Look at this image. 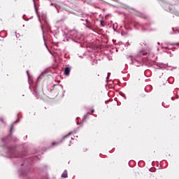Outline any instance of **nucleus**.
Here are the masks:
<instances>
[{
    "label": "nucleus",
    "mask_w": 179,
    "mask_h": 179,
    "mask_svg": "<svg viewBox=\"0 0 179 179\" xmlns=\"http://www.w3.org/2000/svg\"><path fill=\"white\" fill-rule=\"evenodd\" d=\"M157 68H156V69H162V66H163V63H158L157 64Z\"/></svg>",
    "instance_id": "2eb2a0df"
},
{
    "label": "nucleus",
    "mask_w": 179,
    "mask_h": 179,
    "mask_svg": "<svg viewBox=\"0 0 179 179\" xmlns=\"http://www.w3.org/2000/svg\"><path fill=\"white\" fill-rule=\"evenodd\" d=\"M34 2V6L35 9V12L38 17V20L41 23V28L44 34V27L47 29V30H50V24H48V20H47V17H41L40 15V13H38V8H37V6L36 5V1L33 0Z\"/></svg>",
    "instance_id": "7ed1b4c3"
},
{
    "label": "nucleus",
    "mask_w": 179,
    "mask_h": 179,
    "mask_svg": "<svg viewBox=\"0 0 179 179\" xmlns=\"http://www.w3.org/2000/svg\"><path fill=\"white\" fill-rule=\"evenodd\" d=\"M76 124H77V125H79V122L78 121Z\"/></svg>",
    "instance_id": "2f4dec72"
},
{
    "label": "nucleus",
    "mask_w": 179,
    "mask_h": 179,
    "mask_svg": "<svg viewBox=\"0 0 179 179\" xmlns=\"http://www.w3.org/2000/svg\"><path fill=\"white\" fill-rule=\"evenodd\" d=\"M27 73L28 78H30V76L29 75V71H27Z\"/></svg>",
    "instance_id": "4be33fe9"
},
{
    "label": "nucleus",
    "mask_w": 179,
    "mask_h": 179,
    "mask_svg": "<svg viewBox=\"0 0 179 179\" xmlns=\"http://www.w3.org/2000/svg\"><path fill=\"white\" fill-rule=\"evenodd\" d=\"M8 138H2L0 142L1 143V146L3 148V152L6 153V156L9 157L10 159H17V162H15V164L17 166H25L26 169H21L18 170V174L20 176H27L29 174V166H31L36 160H37L36 157H31L29 158H25L22 157L19 152L16 150V148L14 147H10L9 145H7Z\"/></svg>",
    "instance_id": "f257e3e1"
},
{
    "label": "nucleus",
    "mask_w": 179,
    "mask_h": 179,
    "mask_svg": "<svg viewBox=\"0 0 179 179\" xmlns=\"http://www.w3.org/2000/svg\"><path fill=\"white\" fill-rule=\"evenodd\" d=\"M19 122V118L15 120L12 124H11V127H10V135H9V137L13 138H12V131H13V127H15V124Z\"/></svg>",
    "instance_id": "1a4fd4ad"
},
{
    "label": "nucleus",
    "mask_w": 179,
    "mask_h": 179,
    "mask_svg": "<svg viewBox=\"0 0 179 179\" xmlns=\"http://www.w3.org/2000/svg\"><path fill=\"white\" fill-rule=\"evenodd\" d=\"M176 99H178V95H177V97H176Z\"/></svg>",
    "instance_id": "a19ab883"
},
{
    "label": "nucleus",
    "mask_w": 179,
    "mask_h": 179,
    "mask_svg": "<svg viewBox=\"0 0 179 179\" xmlns=\"http://www.w3.org/2000/svg\"><path fill=\"white\" fill-rule=\"evenodd\" d=\"M80 57V58H82V56H79Z\"/></svg>",
    "instance_id": "a18cd8bd"
},
{
    "label": "nucleus",
    "mask_w": 179,
    "mask_h": 179,
    "mask_svg": "<svg viewBox=\"0 0 179 179\" xmlns=\"http://www.w3.org/2000/svg\"><path fill=\"white\" fill-rule=\"evenodd\" d=\"M0 122H1V124H6V122H5V121H3V118L0 117Z\"/></svg>",
    "instance_id": "a211bd4d"
},
{
    "label": "nucleus",
    "mask_w": 179,
    "mask_h": 179,
    "mask_svg": "<svg viewBox=\"0 0 179 179\" xmlns=\"http://www.w3.org/2000/svg\"><path fill=\"white\" fill-rule=\"evenodd\" d=\"M63 36L64 37H70L73 41H75V43H79L78 40H80V37H82V35H80L76 30H72L69 34L64 32Z\"/></svg>",
    "instance_id": "39448f33"
},
{
    "label": "nucleus",
    "mask_w": 179,
    "mask_h": 179,
    "mask_svg": "<svg viewBox=\"0 0 179 179\" xmlns=\"http://www.w3.org/2000/svg\"><path fill=\"white\" fill-rule=\"evenodd\" d=\"M70 143H72V141H70Z\"/></svg>",
    "instance_id": "de8ad7c7"
},
{
    "label": "nucleus",
    "mask_w": 179,
    "mask_h": 179,
    "mask_svg": "<svg viewBox=\"0 0 179 179\" xmlns=\"http://www.w3.org/2000/svg\"><path fill=\"white\" fill-rule=\"evenodd\" d=\"M160 4L165 10H166L167 12H170L171 13H173V6H170V4H169V3H167L165 1H161Z\"/></svg>",
    "instance_id": "423d86ee"
},
{
    "label": "nucleus",
    "mask_w": 179,
    "mask_h": 179,
    "mask_svg": "<svg viewBox=\"0 0 179 179\" xmlns=\"http://www.w3.org/2000/svg\"><path fill=\"white\" fill-rule=\"evenodd\" d=\"M90 113H92V114H93V113H94V108H90Z\"/></svg>",
    "instance_id": "6ab92c4d"
},
{
    "label": "nucleus",
    "mask_w": 179,
    "mask_h": 179,
    "mask_svg": "<svg viewBox=\"0 0 179 179\" xmlns=\"http://www.w3.org/2000/svg\"><path fill=\"white\" fill-rule=\"evenodd\" d=\"M86 27H87V29H90V27H89V25H87Z\"/></svg>",
    "instance_id": "c85d7f7f"
},
{
    "label": "nucleus",
    "mask_w": 179,
    "mask_h": 179,
    "mask_svg": "<svg viewBox=\"0 0 179 179\" xmlns=\"http://www.w3.org/2000/svg\"><path fill=\"white\" fill-rule=\"evenodd\" d=\"M157 50L159 51V48H157Z\"/></svg>",
    "instance_id": "09e8293b"
},
{
    "label": "nucleus",
    "mask_w": 179,
    "mask_h": 179,
    "mask_svg": "<svg viewBox=\"0 0 179 179\" xmlns=\"http://www.w3.org/2000/svg\"><path fill=\"white\" fill-rule=\"evenodd\" d=\"M44 73H45V71L42 72L41 75L37 78V80H38V79H40V78H41V76L44 75Z\"/></svg>",
    "instance_id": "f3484780"
},
{
    "label": "nucleus",
    "mask_w": 179,
    "mask_h": 179,
    "mask_svg": "<svg viewBox=\"0 0 179 179\" xmlns=\"http://www.w3.org/2000/svg\"><path fill=\"white\" fill-rule=\"evenodd\" d=\"M71 134H76V130H75L73 132L71 131Z\"/></svg>",
    "instance_id": "a878e982"
},
{
    "label": "nucleus",
    "mask_w": 179,
    "mask_h": 179,
    "mask_svg": "<svg viewBox=\"0 0 179 179\" xmlns=\"http://www.w3.org/2000/svg\"><path fill=\"white\" fill-rule=\"evenodd\" d=\"M124 29H128V28L127 27V26H124Z\"/></svg>",
    "instance_id": "f704fd0d"
},
{
    "label": "nucleus",
    "mask_w": 179,
    "mask_h": 179,
    "mask_svg": "<svg viewBox=\"0 0 179 179\" xmlns=\"http://www.w3.org/2000/svg\"><path fill=\"white\" fill-rule=\"evenodd\" d=\"M57 13H59V10L57 9Z\"/></svg>",
    "instance_id": "473e14b6"
},
{
    "label": "nucleus",
    "mask_w": 179,
    "mask_h": 179,
    "mask_svg": "<svg viewBox=\"0 0 179 179\" xmlns=\"http://www.w3.org/2000/svg\"><path fill=\"white\" fill-rule=\"evenodd\" d=\"M90 115V112H87L83 117V123L81 124L80 127L83 125V122H86V120H89V115Z\"/></svg>",
    "instance_id": "9d476101"
},
{
    "label": "nucleus",
    "mask_w": 179,
    "mask_h": 179,
    "mask_svg": "<svg viewBox=\"0 0 179 179\" xmlns=\"http://www.w3.org/2000/svg\"><path fill=\"white\" fill-rule=\"evenodd\" d=\"M111 75V73H108V76L106 77V80H108V78H110V76Z\"/></svg>",
    "instance_id": "aec40b11"
},
{
    "label": "nucleus",
    "mask_w": 179,
    "mask_h": 179,
    "mask_svg": "<svg viewBox=\"0 0 179 179\" xmlns=\"http://www.w3.org/2000/svg\"><path fill=\"white\" fill-rule=\"evenodd\" d=\"M69 73H71V69L69 67H66L64 69V75H66V76H68Z\"/></svg>",
    "instance_id": "9b49d317"
},
{
    "label": "nucleus",
    "mask_w": 179,
    "mask_h": 179,
    "mask_svg": "<svg viewBox=\"0 0 179 179\" xmlns=\"http://www.w3.org/2000/svg\"><path fill=\"white\" fill-rule=\"evenodd\" d=\"M143 44H144V45H146V43H143Z\"/></svg>",
    "instance_id": "c9c22d12"
},
{
    "label": "nucleus",
    "mask_w": 179,
    "mask_h": 179,
    "mask_svg": "<svg viewBox=\"0 0 179 179\" xmlns=\"http://www.w3.org/2000/svg\"><path fill=\"white\" fill-rule=\"evenodd\" d=\"M13 141H17V138H13Z\"/></svg>",
    "instance_id": "b1692460"
},
{
    "label": "nucleus",
    "mask_w": 179,
    "mask_h": 179,
    "mask_svg": "<svg viewBox=\"0 0 179 179\" xmlns=\"http://www.w3.org/2000/svg\"><path fill=\"white\" fill-rule=\"evenodd\" d=\"M23 19H24V20H26V18H24V17H23Z\"/></svg>",
    "instance_id": "72a5a7b5"
},
{
    "label": "nucleus",
    "mask_w": 179,
    "mask_h": 179,
    "mask_svg": "<svg viewBox=\"0 0 179 179\" xmlns=\"http://www.w3.org/2000/svg\"><path fill=\"white\" fill-rule=\"evenodd\" d=\"M114 1H117V0H114Z\"/></svg>",
    "instance_id": "3c124183"
},
{
    "label": "nucleus",
    "mask_w": 179,
    "mask_h": 179,
    "mask_svg": "<svg viewBox=\"0 0 179 179\" xmlns=\"http://www.w3.org/2000/svg\"><path fill=\"white\" fill-rule=\"evenodd\" d=\"M69 146H71V144H69Z\"/></svg>",
    "instance_id": "8fccbe9b"
},
{
    "label": "nucleus",
    "mask_w": 179,
    "mask_h": 179,
    "mask_svg": "<svg viewBox=\"0 0 179 179\" xmlns=\"http://www.w3.org/2000/svg\"><path fill=\"white\" fill-rule=\"evenodd\" d=\"M157 44H158V45H160V43L158 42Z\"/></svg>",
    "instance_id": "4c0bfd02"
},
{
    "label": "nucleus",
    "mask_w": 179,
    "mask_h": 179,
    "mask_svg": "<svg viewBox=\"0 0 179 179\" xmlns=\"http://www.w3.org/2000/svg\"><path fill=\"white\" fill-rule=\"evenodd\" d=\"M43 41L45 42V38L44 37V35L43 36Z\"/></svg>",
    "instance_id": "5701e85b"
},
{
    "label": "nucleus",
    "mask_w": 179,
    "mask_h": 179,
    "mask_svg": "<svg viewBox=\"0 0 179 179\" xmlns=\"http://www.w3.org/2000/svg\"><path fill=\"white\" fill-rule=\"evenodd\" d=\"M137 57L138 58H142L143 59L141 60L138 59V57L134 59L131 55L127 58H130L132 64L136 66H143V65H145L146 66H152V65L155 64V53H153L150 49H143L140 50Z\"/></svg>",
    "instance_id": "f03ea898"
},
{
    "label": "nucleus",
    "mask_w": 179,
    "mask_h": 179,
    "mask_svg": "<svg viewBox=\"0 0 179 179\" xmlns=\"http://www.w3.org/2000/svg\"><path fill=\"white\" fill-rule=\"evenodd\" d=\"M173 48V50H172V51H174V50H176V48Z\"/></svg>",
    "instance_id": "7c9ffc66"
},
{
    "label": "nucleus",
    "mask_w": 179,
    "mask_h": 179,
    "mask_svg": "<svg viewBox=\"0 0 179 179\" xmlns=\"http://www.w3.org/2000/svg\"><path fill=\"white\" fill-rule=\"evenodd\" d=\"M45 45L46 47V48H48V46H47V43L45 42Z\"/></svg>",
    "instance_id": "393cba45"
},
{
    "label": "nucleus",
    "mask_w": 179,
    "mask_h": 179,
    "mask_svg": "<svg viewBox=\"0 0 179 179\" xmlns=\"http://www.w3.org/2000/svg\"><path fill=\"white\" fill-rule=\"evenodd\" d=\"M131 26H134V29H141L143 31H150V29L149 27H150V22L149 21H147L146 24H142L137 21H132L131 22Z\"/></svg>",
    "instance_id": "20e7f679"
},
{
    "label": "nucleus",
    "mask_w": 179,
    "mask_h": 179,
    "mask_svg": "<svg viewBox=\"0 0 179 179\" xmlns=\"http://www.w3.org/2000/svg\"><path fill=\"white\" fill-rule=\"evenodd\" d=\"M171 100L173 101H174V97H171Z\"/></svg>",
    "instance_id": "c756f323"
},
{
    "label": "nucleus",
    "mask_w": 179,
    "mask_h": 179,
    "mask_svg": "<svg viewBox=\"0 0 179 179\" xmlns=\"http://www.w3.org/2000/svg\"><path fill=\"white\" fill-rule=\"evenodd\" d=\"M31 91L34 96H35L36 99H40V92H38V90H37V87L33 86Z\"/></svg>",
    "instance_id": "6e6552de"
},
{
    "label": "nucleus",
    "mask_w": 179,
    "mask_h": 179,
    "mask_svg": "<svg viewBox=\"0 0 179 179\" xmlns=\"http://www.w3.org/2000/svg\"><path fill=\"white\" fill-rule=\"evenodd\" d=\"M118 28V24L115 23L113 24V30L115 31Z\"/></svg>",
    "instance_id": "dca6fc26"
},
{
    "label": "nucleus",
    "mask_w": 179,
    "mask_h": 179,
    "mask_svg": "<svg viewBox=\"0 0 179 179\" xmlns=\"http://www.w3.org/2000/svg\"><path fill=\"white\" fill-rule=\"evenodd\" d=\"M162 48H167L162 47Z\"/></svg>",
    "instance_id": "58836bf2"
},
{
    "label": "nucleus",
    "mask_w": 179,
    "mask_h": 179,
    "mask_svg": "<svg viewBox=\"0 0 179 179\" xmlns=\"http://www.w3.org/2000/svg\"><path fill=\"white\" fill-rule=\"evenodd\" d=\"M122 97H124V99L125 100H127V96H125V94H124V93L122 92Z\"/></svg>",
    "instance_id": "412c9836"
},
{
    "label": "nucleus",
    "mask_w": 179,
    "mask_h": 179,
    "mask_svg": "<svg viewBox=\"0 0 179 179\" xmlns=\"http://www.w3.org/2000/svg\"><path fill=\"white\" fill-rule=\"evenodd\" d=\"M69 135H72V132H69L68 134L63 136L62 139L60 140L59 141L52 143V146H58L59 145H61V143H62L64 141H65V138H68Z\"/></svg>",
    "instance_id": "0eeeda50"
},
{
    "label": "nucleus",
    "mask_w": 179,
    "mask_h": 179,
    "mask_svg": "<svg viewBox=\"0 0 179 179\" xmlns=\"http://www.w3.org/2000/svg\"><path fill=\"white\" fill-rule=\"evenodd\" d=\"M76 120H79V117H76Z\"/></svg>",
    "instance_id": "79ce46f5"
},
{
    "label": "nucleus",
    "mask_w": 179,
    "mask_h": 179,
    "mask_svg": "<svg viewBox=\"0 0 179 179\" xmlns=\"http://www.w3.org/2000/svg\"><path fill=\"white\" fill-rule=\"evenodd\" d=\"M172 30H173L174 34H178V33H179L178 29L172 28Z\"/></svg>",
    "instance_id": "4468645a"
},
{
    "label": "nucleus",
    "mask_w": 179,
    "mask_h": 179,
    "mask_svg": "<svg viewBox=\"0 0 179 179\" xmlns=\"http://www.w3.org/2000/svg\"><path fill=\"white\" fill-rule=\"evenodd\" d=\"M29 89H31V86H29Z\"/></svg>",
    "instance_id": "ea45409f"
},
{
    "label": "nucleus",
    "mask_w": 179,
    "mask_h": 179,
    "mask_svg": "<svg viewBox=\"0 0 179 179\" xmlns=\"http://www.w3.org/2000/svg\"><path fill=\"white\" fill-rule=\"evenodd\" d=\"M94 8H100V7L97 6H95Z\"/></svg>",
    "instance_id": "bb28decb"
},
{
    "label": "nucleus",
    "mask_w": 179,
    "mask_h": 179,
    "mask_svg": "<svg viewBox=\"0 0 179 179\" xmlns=\"http://www.w3.org/2000/svg\"><path fill=\"white\" fill-rule=\"evenodd\" d=\"M86 23H89V20H85Z\"/></svg>",
    "instance_id": "cd10ccee"
},
{
    "label": "nucleus",
    "mask_w": 179,
    "mask_h": 179,
    "mask_svg": "<svg viewBox=\"0 0 179 179\" xmlns=\"http://www.w3.org/2000/svg\"><path fill=\"white\" fill-rule=\"evenodd\" d=\"M129 29L131 30V27H129Z\"/></svg>",
    "instance_id": "e433bc0d"
},
{
    "label": "nucleus",
    "mask_w": 179,
    "mask_h": 179,
    "mask_svg": "<svg viewBox=\"0 0 179 179\" xmlns=\"http://www.w3.org/2000/svg\"><path fill=\"white\" fill-rule=\"evenodd\" d=\"M164 44H165V45H172V47L173 45H177V47H179V42L175 43H171L166 42V43H164Z\"/></svg>",
    "instance_id": "ddd939ff"
},
{
    "label": "nucleus",
    "mask_w": 179,
    "mask_h": 179,
    "mask_svg": "<svg viewBox=\"0 0 179 179\" xmlns=\"http://www.w3.org/2000/svg\"><path fill=\"white\" fill-rule=\"evenodd\" d=\"M144 17V19H146V17Z\"/></svg>",
    "instance_id": "37998d69"
},
{
    "label": "nucleus",
    "mask_w": 179,
    "mask_h": 179,
    "mask_svg": "<svg viewBox=\"0 0 179 179\" xmlns=\"http://www.w3.org/2000/svg\"><path fill=\"white\" fill-rule=\"evenodd\" d=\"M62 178H68V171H64V172L62 174Z\"/></svg>",
    "instance_id": "f8f14e48"
},
{
    "label": "nucleus",
    "mask_w": 179,
    "mask_h": 179,
    "mask_svg": "<svg viewBox=\"0 0 179 179\" xmlns=\"http://www.w3.org/2000/svg\"><path fill=\"white\" fill-rule=\"evenodd\" d=\"M169 66V68H171V66Z\"/></svg>",
    "instance_id": "49530a36"
},
{
    "label": "nucleus",
    "mask_w": 179,
    "mask_h": 179,
    "mask_svg": "<svg viewBox=\"0 0 179 179\" xmlns=\"http://www.w3.org/2000/svg\"><path fill=\"white\" fill-rule=\"evenodd\" d=\"M80 20L83 21L84 20H83V19H81Z\"/></svg>",
    "instance_id": "c03bdc74"
}]
</instances>
